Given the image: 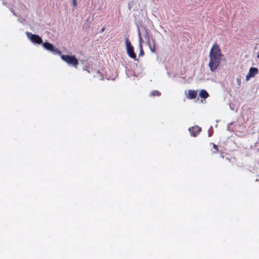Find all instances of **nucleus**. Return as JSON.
<instances>
[{"mask_svg": "<svg viewBox=\"0 0 259 259\" xmlns=\"http://www.w3.org/2000/svg\"><path fill=\"white\" fill-rule=\"evenodd\" d=\"M42 47L46 50L52 52L55 54H58L59 55H61V51L58 48H55L54 46L50 42H44L42 44Z\"/></svg>", "mask_w": 259, "mask_h": 259, "instance_id": "5", "label": "nucleus"}, {"mask_svg": "<svg viewBox=\"0 0 259 259\" xmlns=\"http://www.w3.org/2000/svg\"><path fill=\"white\" fill-rule=\"evenodd\" d=\"M258 72V69L256 67H251L249 69V72L246 75V80H249L250 78L254 77Z\"/></svg>", "mask_w": 259, "mask_h": 259, "instance_id": "7", "label": "nucleus"}, {"mask_svg": "<svg viewBox=\"0 0 259 259\" xmlns=\"http://www.w3.org/2000/svg\"><path fill=\"white\" fill-rule=\"evenodd\" d=\"M105 28H102V31H103L104 30Z\"/></svg>", "mask_w": 259, "mask_h": 259, "instance_id": "18", "label": "nucleus"}, {"mask_svg": "<svg viewBox=\"0 0 259 259\" xmlns=\"http://www.w3.org/2000/svg\"><path fill=\"white\" fill-rule=\"evenodd\" d=\"M189 131L192 136L196 137L201 131V128L198 126H195L190 128Z\"/></svg>", "mask_w": 259, "mask_h": 259, "instance_id": "8", "label": "nucleus"}, {"mask_svg": "<svg viewBox=\"0 0 259 259\" xmlns=\"http://www.w3.org/2000/svg\"><path fill=\"white\" fill-rule=\"evenodd\" d=\"M156 39L155 38H153L152 39V46H154V50H155V51H156Z\"/></svg>", "mask_w": 259, "mask_h": 259, "instance_id": "15", "label": "nucleus"}, {"mask_svg": "<svg viewBox=\"0 0 259 259\" xmlns=\"http://www.w3.org/2000/svg\"><path fill=\"white\" fill-rule=\"evenodd\" d=\"M138 36H139V47H143L144 40L142 37L141 33L139 29L138 30Z\"/></svg>", "mask_w": 259, "mask_h": 259, "instance_id": "11", "label": "nucleus"}, {"mask_svg": "<svg viewBox=\"0 0 259 259\" xmlns=\"http://www.w3.org/2000/svg\"><path fill=\"white\" fill-rule=\"evenodd\" d=\"M61 58L64 61H65L68 65H72L74 66L75 68H77V66L78 64V61L74 56L62 55H61Z\"/></svg>", "mask_w": 259, "mask_h": 259, "instance_id": "3", "label": "nucleus"}, {"mask_svg": "<svg viewBox=\"0 0 259 259\" xmlns=\"http://www.w3.org/2000/svg\"><path fill=\"white\" fill-rule=\"evenodd\" d=\"M213 147L215 149V151H214V152H217L218 151V148L217 146L213 144Z\"/></svg>", "mask_w": 259, "mask_h": 259, "instance_id": "16", "label": "nucleus"}, {"mask_svg": "<svg viewBox=\"0 0 259 259\" xmlns=\"http://www.w3.org/2000/svg\"><path fill=\"white\" fill-rule=\"evenodd\" d=\"M144 38H145V39L146 40V44L148 46V47H149V49L150 50L151 52L152 53H155L154 45V46H152V44L151 43L150 39V34H149V33L148 32V31L147 30H145V34H144Z\"/></svg>", "mask_w": 259, "mask_h": 259, "instance_id": "6", "label": "nucleus"}, {"mask_svg": "<svg viewBox=\"0 0 259 259\" xmlns=\"http://www.w3.org/2000/svg\"><path fill=\"white\" fill-rule=\"evenodd\" d=\"M257 58H259V53L257 54Z\"/></svg>", "mask_w": 259, "mask_h": 259, "instance_id": "19", "label": "nucleus"}, {"mask_svg": "<svg viewBox=\"0 0 259 259\" xmlns=\"http://www.w3.org/2000/svg\"><path fill=\"white\" fill-rule=\"evenodd\" d=\"M237 81H238V82H239V83H239V84H240V80H239L238 79H237Z\"/></svg>", "mask_w": 259, "mask_h": 259, "instance_id": "17", "label": "nucleus"}, {"mask_svg": "<svg viewBox=\"0 0 259 259\" xmlns=\"http://www.w3.org/2000/svg\"><path fill=\"white\" fill-rule=\"evenodd\" d=\"M151 95L153 96H159L160 95V93L158 91H154L151 93Z\"/></svg>", "mask_w": 259, "mask_h": 259, "instance_id": "13", "label": "nucleus"}, {"mask_svg": "<svg viewBox=\"0 0 259 259\" xmlns=\"http://www.w3.org/2000/svg\"><path fill=\"white\" fill-rule=\"evenodd\" d=\"M199 96L202 98L206 99L209 96V95L205 90H202L199 93Z\"/></svg>", "mask_w": 259, "mask_h": 259, "instance_id": "10", "label": "nucleus"}, {"mask_svg": "<svg viewBox=\"0 0 259 259\" xmlns=\"http://www.w3.org/2000/svg\"><path fill=\"white\" fill-rule=\"evenodd\" d=\"M197 92L194 90H189L187 95V98L189 99H193L196 97Z\"/></svg>", "mask_w": 259, "mask_h": 259, "instance_id": "9", "label": "nucleus"}, {"mask_svg": "<svg viewBox=\"0 0 259 259\" xmlns=\"http://www.w3.org/2000/svg\"><path fill=\"white\" fill-rule=\"evenodd\" d=\"M26 34L28 38L34 44L40 45L42 43V39L41 38L36 34H33L31 32H26Z\"/></svg>", "mask_w": 259, "mask_h": 259, "instance_id": "4", "label": "nucleus"}, {"mask_svg": "<svg viewBox=\"0 0 259 259\" xmlns=\"http://www.w3.org/2000/svg\"><path fill=\"white\" fill-rule=\"evenodd\" d=\"M72 6L73 10L77 6L76 0H72Z\"/></svg>", "mask_w": 259, "mask_h": 259, "instance_id": "14", "label": "nucleus"}, {"mask_svg": "<svg viewBox=\"0 0 259 259\" xmlns=\"http://www.w3.org/2000/svg\"><path fill=\"white\" fill-rule=\"evenodd\" d=\"M223 56L220 46L217 42L214 43L209 53V60L208 64L211 72L217 70L221 63Z\"/></svg>", "mask_w": 259, "mask_h": 259, "instance_id": "1", "label": "nucleus"}, {"mask_svg": "<svg viewBox=\"0 0 259 259\" xmlns=\"http://www.w3.org/2000/svg\"><path fill=\"white\" fill-rule=\"evenodd\" d=\"M125 43L127 55L135 61H138L136 54L134 52V47L127 38H125Z\"/></svg>", "mask_w": 259, "mask_h": 259, "instance_id": "2", "label": "nucleus"}, {"mask_svg": "<svg viewBox=\"0 0 259 259\" xmlns=\"http://www.w3.org/2000/svg\"><path fill=\"white\" fill-rule=\"evenodd\" d=\"M139 49H140V53H139V56L140 57H141V56L142 57L144 55V51L143 49V47H139Z\"/></svg>", "mask_w": 259, "mask_h": 259, "instance_id": "12", "label": "nucleus"}]
</instances>
